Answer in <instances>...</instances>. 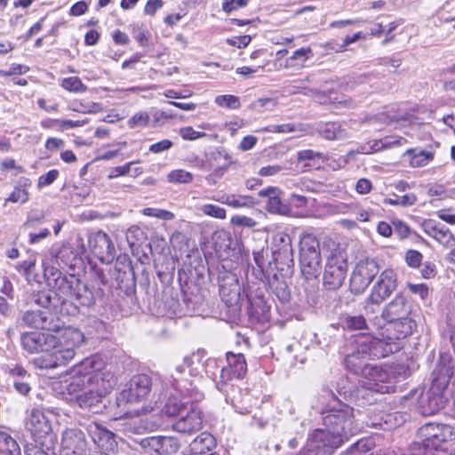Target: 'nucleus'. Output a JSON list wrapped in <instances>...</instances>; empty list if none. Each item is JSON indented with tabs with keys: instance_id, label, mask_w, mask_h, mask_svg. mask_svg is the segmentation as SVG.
<instances>
[{
	"instance_id": "c756f323",
	"label": "nucleus",
	"mask_w": 455,
	"mask_h": 455,
	"mask_svg": "<svg viewBox=\"0 0 455 455\" xmlns=\"http://www.w3.org/2000/svg\"><path fill=\"white\" fill-rule=\"evenodd\" d=\"M51 314L45 310L27 311L22 316V322L28 327L51 330Z\"/></svg>"
},
{
	"instance_id": "09e8293b",
	"label": "nucleus",
	"mask_w": 455,
	"mask_h": 455,
	"mask_svg": "<svg viewBox=\"0 0 455 455\" xmlns=\"http://www.w3.org/2000/svg\"><path fill=\"white\" fill-rule=\"evenodd\" d=\"M411 115L408 113H396V114H388V113H381L376 118L380 120L386 124H390L394 122L398 121H410Z\"/></svg>"
},
{
	"instance_id": "7ed1b4c3",
	"label": "nucleus",
	"mask_w": 455,
	"mask_h": 455,
	"mask_svg": "<svg viewBox=\"0 0 455 455\" xmlns=\"http://www.w3.org/2000/svg\"><path fill=\"white\" fill-rule=\"evenodd\" d=\"M217 368L215 359L204 360V355L201 353H194L186 356L183 363L175 368V371L172 374V386L182 395L198 400L203 395L197 393L196 382L199 381L203 372H205L210 378H213L215 375L213 370Z\"/></svg>"
},
{
	"instance_id": "20e7f679",
	"label": "nucleus",
	"mask_w": 455,
	"mask_h": 455,
	"mask_svg": "<svg viewBox=\"0 0 455 455\" xmlns=\"http://www.w3.org/2000/svg\"><path fill=\"white\" fill-rule=\"evenodd\" d=\"M84 333L73 327H65L52 333L50 350L46 356L38 357L35 364L41 369L56 368L69 363L76 349L84 343Z\"/></svg>"
},
{
	"instance_id": "a878e982",
	"label": "nucleus",
	"mask_w": 455,
	"mask_h": 455,
	"mask_svg": "<svg viewBox=\"0 0 455 455\" xmlns=\"http://www.w3.org/2000/svg\"><path fill=\"white\" fill-rule=\"evenodd\" d=\"M382 318L388 322L411 315V306L403 296H395L382 311Z\"/></svg>"
},
{
	"instance_id": "423d86ee",
	"label": "nucleus",
	"mask_w": 455,
	"mask_h": 455,
	"mask_svg": "<svg viewBox=\"0 0 455 455\" xmlns=\"http://www.w3.org/2000/svg\"><path fill=\"white\" fill-rule=\"evenodd\" d=\"M103 362L94 357L86 358L80 363L73 366L64 380L65 388L70 395H79L90 388L91 384H95L105 377Z\"/></svg>"
},
{
	"instance_id": "bb28decb",
	"label": "nucleus",
	"mask_w": 455,
	"mask_h": 455,
	"mask_svg": "<svg viewBox=\"0 0 455 455\" xmlns=\"http://www.w3.org/2000/svg\"><path fill=\"white\" fill-rule=\"evenodd\" d=\"M88 432L93 442L101 449L111 450L116 445L115 435L99 423L89 424Z\"/></svg>"
},
{
	"instance_id": "4d7b16f0",
	"label": "nucleus",
	"mask_w": 455,
	"mask_h": 455,
	"mask_svg": "<svg viewBox=\"0 0 455 455\" xmlns=\"http://www.w3.org/2000/svg\"><path fill=\"white\" fill-rule=\"evenodd\" d=\"M385 148L383 140H373L366 145L361 146L359 152L363 154H371L373 152L380 151Z\"/></svg>"
},
{
	"instance_id": "9d476101",
	"label": "nucleus",
	"mask_w": 455,
	"mask_h": 455,
	"mask_svg": "<svg viewBox=\"0 0 455 455\" xmlns=\"http://www.w3.org/2000/svg\"><path fill=\"white\" fill-rule=\"evenodd\" d=\"M300 266L307 278L316 276L321 268L319 242L312 234H305L300 239Z\"/></svg>"
},
{
	"instance_id": "f03ea898",
	"label": "nucleus",
	"mask_w": 455,
	"mask_h": 455,
	"mask_svg": "<svg viewBox=\"0 0 455 455\" xmlns=\"http://www.w3.org/2000/svg\"><path fill=\"white\" fill-rule=\"evenodd\" d=\"M324 392L331 396L322 411L324 428L310 433L305 445V451L313 455H331L360 431L354 408L339 400L331 391Z\"/></svg>"
},
{
	"instance_id": "dca6fc26",
	"label": "nucleus",
	"mask_w": 455,
	"mask_h": 455,
	"mask_svg": "<svg viewBox=\"0 0 455 455\" xmlns=\"http://www.w3.org/2000/svg\"><path fill=\"white\" fill-rule=\"evenodd\" d=\"M25 427L37 440L46 437L52 431L51 421L39 408H33L27 411Z\"/></svg>"
},
{
	"instance_id": "a18cd8bd",
	"label": "nucleus",
	"mask_w": 455,
	"mask_h": 455,
	"mask_svg": "<svg viewBox=\"0 0 455 455\" xmlns=\"http://www.w3.org/2000/svg\"><path fill=\"white\" fill-rule=\"evenodd\" d=\"M199 210L207 216L224 220L226 218V210L215 204H206L200 206Z\"/></svg>"
},
{
	"instance_id": "de8ad7c7",
	"label": "nucleus",
	"mask_w": 455,
	"mask_h": 455,
	"mask_svg": "<svg viewBox=\"0 0 455 455\" xmlns=\"http://www.w3.org/2000/svg\"><path fill=\"white\" fill-rule=\"evenodd\" d=\"M142 214L148 217H154L163 220H172L174 219V214L167 210L158 209V208H144L142 210Z\"/></svg>"
},
{
	"instance_id": "0eeeda50",
	"label": "nucleus",
	"mask_w": 455,
	"mask_h": 455,
	"mask_svg": "<svg viewBox=\"0 0 455 455\" xmlns=\"http://www.w3.org/2000/svg\"><path fill=\"white\" fill-rule=\"evenodd\" d=\"M151 381L145 374L134 376L126 388L116 396V405L125 415H139L148 411V408L139 405L149 395Z\"/></svg>"
},
{
	"instance_id": "f3484780",
	"label": "nucleus",
	"mask_w": 455,
	"mask_h": 455,
	"mask_svg": "<svg viewBox=\"0 0 455 455\" xmlns=\"http://www.w3.org/2000/svg\"><path fill=\"white\" fill-rule=\"evenodd\" d=\"M417 327L416 320L413 316L408 315L394 322H388L385 327L386 331H394V334H381L382 339H379L383 341L384 347L389 345V343L395 339H404L407 336L411 335Z\"/></svg>"
},
{
	"instance_id": "72a5a7b5",
	"label": "nucleus",
	"mask_w": 455,
	"mask_h": 455,
	"mask_svg": "<svg viewBox=\"0 0 455 455\" xmlns=\"http://www.w3.org/2000/svg\"><path fill=\"white\" fill-rule=\"evenodd\" d=\"M188 402L182 401L181 399L172 395L166 402L163 412L169 417H180L184 412L190 407Z\"/></svg>"
},
{
	"instance_id": "393cba45",
	"label": "nucleus",
	"mask_w": 455,
	"mask_h": 455,
	"mask_svg": "<svg viewBox=\"0 0 455 455\" xmlns=\"http://www.w3.org/2000/svg\"><path fill=\"white\" fill-rule=\"evenodd\" d=\"M423 227L426 234L433 237L439 243L447 248L455 246V237L445 225L428 220L424 223Z\"/></svg>"
},
{
	"instance_id": "b1692460",
	"label": "nucleus",
	"mask_w": 455,
	"mask_h": 455,
	"mask_svg": "<svg viewBox=\"0 0 455 455\" xmlns=\"http://www.w3.org/2000/svg\"><path fill=\"white\" fill-rule=\"evenodd\" d=\"M445 391L446 389L439 388L434 390V385L431 384L426 398L421 401L422 413L432 415L443 409L447 402Z\"/></svg>"
},
{
	"instance_id": "864d4df0",
	"label": "nucleus",
	"mask_w": 455,
	"mask_h": 455,
	"mask_svg": "<svg viewBox=\"0 0 455 455\" xmlns=\"http://www.w3.org/2000/svg\"><path fill=\"white\" fill-rule=\"evenodd\" d=\"M4 455H21V448L17 440L8 433Z\"/></svg>"
},
{
	"instance_id": "680f3d73",
	"label": "nucleus",
	"mask_w": 455,
	"mask_h": 455,
	"mask_svg": "<svg viewBox=\"0 0 455 455\" xmlns=\"http://www.w3.org/2000/svg\"><path fill=\"white\" fill-rule=\"evenodd\" d=\"M172 142L170 140H163L156 142L149 147V151L154 154H159L164 151L169 150L172 147Z\"/></svg>"
},
{
	"instance_id": "473e14b6",
	"label": "nucleus",
	"mask_w": 455,
	"mask_h": 455,
	"mask_svg": "<svg viewBox=\"0 0 455 455\" xmlns=\"http://www.w3.org/2000/svg\"><path fill=\"white\" fill-rule=\"evenodd\" d=\"M339 324L346 331H363L368 328L364 316L361 315L343 314Z\"/></svg>"
},
{
	"instance_id": "5701e85b",
	"label": "nucleus",
	"mask_w": 455,
	"mask_h": 455,
	"mask_svg": "<svg viewBox=\"0 0 455 455\" xmlns=\"http://www.w3.org/2000/svg\"><path fill=\"white\" fill-rule=\"evenodd\" d=\"M273 256L275 261L282 263L292 261L293 249L291 238L283 232H278L273 236Z\"/></svg>"
},
{
	"instance_id": "39448f33",
	"label": "nucleus",
	"mask_w": 455,
	"mask_h": 455,
	"mask_svg": "<svg viewBox=\"0 0 455 455\" xmlns=\"http://www.w3.org/2000/svg\"><path fill=\"white\" fill-rule=\"evenodd\" d=\"M420 441L411 446L410 454L399 455H437L436 451H443L444 444L455 440V427L442 423H427L418 430ZM386 455H398L394 452Z\"/></svg>"
},
{
	"instance_id": "e2e57ef3",
	"label": "nucleus",
	"mask_w": 455,
	"mask_h": 455,
	"mask_svg": "<svg viewBox=\"0 0 455 455\" xmlns=\"http://www.w3.org/2000/svg\"><path fill=\"white\" fill-rule=\"evenodd\" d=\"M56 123L59 124V129L60 131H65L68 129H73L76 127L84 126L86 122L84 120H56Z\"/></svg>"
},
{
	"instance_id": "4468645a",
	"label": "nucleus",
	"mask_w": 455,
	"mask_h": 455,
	"mask_svg": "<svg viewBox=\"0 0 455 455\" xmlns=\"http://www.w3.org/2000/svg\"><path fill=\"white\" fill-rule=\"evenodd\" d=\"M379 271V265L374 259H365L358 262L350 278L351 291L355 294L363 293Z\"/></svg>"
},
{
	"instance_id": "7c9ffc66",
	"label": "nucleus",
	"mask_w": 455,
	"mask_h": 455,
	"mask_svg": "<svg viewBox=\"0 0 455 455\" xmlns=\"http://www.w3.org/2000/svg\"><path fill=\"white\" fill-rule=\"evenodd\" d=\"M313 57V50L310 47H303L293 52L291 56L286 59L284 66L287 68H302Z\"/></svg>"
},
{
	"instance_id": "4c0bfd02",
	"label": "nucleus",
	"mask_w": 455,
	"mask_h": 455,
	"mask_svg": "<svg viewBox=\"0 0 455 455\" xmlns=\"http://www.w3.org/2000/svg\"><path fill=\"white\" fill-rule=\"evenodd\" d=\"M297 158L299 162H312V164H307L309 166H320L326 161L325 156L322 153L314 151L312 149L299 151L297 154Z\"/></svg>"
},
{
	"instance_id": "cd10ccee",
	"label": "nucleus",
	"mask_w": 455,
	"mask_h": 455,
	"mask_svg": "<svg viewBox=\"0 0 455 455\" xmlns=\"http://www.w3.org/2000/svg\"><path fill=\"white\" fill-rule=\"evenodd\" d=\"M215 447V439L209 433L204 432L196 436L188 446L187 455H206Z\"/></svg>"
},
{
	"instance_id": "c9c22d12",
	"label": "nucleus",
	"mask_w": 455,
	"mask_h": 455,
	"mask_svg": "<svg viewBox=\"0 0 455 455\" xmlns=\"http://www.w3.org/2000/svg\"><path fill=\"white\" fill-rule=\"evenodd\" d=\"M320 134L326 140H342L347 138V132L341 124L328 123L320 129Z\"/></svg>"
},
{
	"instance_id": "6e6552de",
	"label": "nucleus",
	"mask_w": 455,
	"mask_h": 455,
	"mask_svg": "<svg viewBox=\"0 0 455 455\" xmlns=\"http://www.w3.org/2000/svg\"><path fill=\"white\" fill-rule=\"evenodd\" d=\"M116 384V379L111 371H106L105 377L95 384H91L90 388L76 395V402L79 407L92 413H99L106 407L105 396L110 393Z\"/></svg>"
},
{
	"instance_id": "1a4fd4ad",
	"label": "nucleus",
	"mask_w": 455,
	"mask_h": 455,
	"mask_svg": "<svg viewBox=\"0 0 455 455\" xmlns=\"http://www.w3.org/2000/svg\"><path fill=\"white\" fill-rule=\"evenodd\" d=\"M56 285L60 290V300L62 304L70 302L77 308L79 307H90L94 303L92 291L86 284L76 280L75 283L68 282L61 274L55 278Z\"/></svg>"
},
{
	"instance_id": "69168bd1",
	"label": "nucleus",
	"mask_w": 455,
	"mask_h": 455,
	"mask_svg": "<svg viewBox=\"0 0 455 455\" xmlns=\"http://www.w3.org/2000/svg\"><path fill=\"white\" fill-rule=\"evenodd\" d=\"M408 288L410 291L414 294H418L422 299L427 297L428 295V287L425 283L413 284L409 283Z\"/></svg>"
},
{
	"instance_id": "4be33fe9",
	"label": "nucleus",
	"mask_w": 455,
	"mask_h": 455,
	"mask_svg": "<svg viewBox=\"0 0 455 455\" xmlns=\"http://www.w3.org/2000/svg\"><path fill=\"white\" fill-rule=\"evenodd\" d=\"M61 446L68 455H87L86 441L80 430H66L62 435Z\"/></svg>"
},
{
	"instance_id": "f257e3e1",
	"label": "nucleus",
	"mask_w": 455,
	"mask_h": 455,
	"mask_svg": "<svg viewBox=\"0 0 455 455\" xmlns=\"http://www.w3.org/2000/svg\"><path fill=\"white\" fill-rule=\"evenodd\" d=\"M390 350L384 347L383 341L371 334L360 333L350 341L346 348L347 367L355 374H361L359 386H355L348 378H342L337 384V392L345 398L355 401L358 405L371 403L373 393L387 394L394 390V382L386 370L377 365L364 363L367 358L384 357Z\"/></svg>"
},
{
	"instance_id": "3c124183",
	"label": "nucleus",
	"mask_w": 455,
	"mask_h": 455,
	"mask_svg": "<svg viewBox=\"0 0 455 455\" xmlns=\"http://www.w3.org/2000/svg\"><path fill=\"white\" fill-rule=\"evenodd\" d=\"M180 135L183 140H195L199 138L205 137L206 134L204 132L196 131L191 126L183 127L180 130Z\"/></svg>"
},
{
	"instance_id": "8fccbe9b",
	"label": "nucleus",
	"mask_w": 455,
	"mask_h": 455,
	"mask_svg": "<svg viewBox=\"0 0 455 455\" xmlns=\"http://www.w3.org/2000/svg\"><path fill=\"white\" fill-rule=\"evenodd\" d=\"M134 164H135V162L132 161V162L126 163L124 165L111 168L109 170L108 178L109 180H113V179L118 178L120 176H125V175L130 174L131 166H132Z\"/></svg>"
},
{
	"instance_id": "e433bc0d",
	"label": "nucleus",
	"mask_w": 455,
	"mask_h": 455,
	"mask_svg": "<svg viewBox=\"0 0 455 455\" xmlns=\"http://www.w3.org/2000/svg\"><path fill=\"white\" fill-rule=\"evenodd\" d=\"M406 155L410 156V165L411 167L426 166L434 159V153L427 150L409 149Z\"/></svg>"
},
{
	"instance_id": "bf43d9fd",
	"label": "nucleus",
	"mask_w": 455,
	"mask_h": 455,
	"mask_svg": "<svg viewBox=\"0 0 455 455\" xmlns=\"http://www.w3.org/2000/svg\"><path fill=\"white\" fill-rule=\"evenodd\" d=\"M251 38L250 36L244 35L240 36H235L232 38H228L226 42L231 46L242 49L246 47L251 43Z\"/></svg>"
},
{
	"instance_id": "c03bdc74",
	"label": "nucleus",
	"mask_w": 455,
	"mask_h": 455,
	"mask_svg": "<svg viewBox=\"0 0 455 455\" xmlns=\"http://www.w3.org/2000/svg\"><path fill=\"white\" fill-rule=\"evenodd\" d=\"M168 181L172 183H190L193 180V175L185 170H173L167 176Z\"/></svg>"
},
{
	"instance_id": "37998d69",
	"label": "nucleus",
	"mask_w": 455,
	"mask_h": 455,
	"mask_svg": "<svg viewBox=\"0 0 455 455\" xmlns=\"http://www.w3.org/2000/svg\"><path fill=\"white\" fill-rule=\"evenodd\" d=\"M373 446L371 440L361 439L357 443L351 445L347 450L348 455H363L371 451Z\"/></svg>"
},
{
	"instance_id": "6e6d98bb",
	"label": "nucleus",
	"mask_w": 455,
	"mask_h": 455,
	"mask_svg": "<svg viewBox=\"0 0 455 455\" xmlns=\"http://www.w3.org/2000/svg\"><path fill=\"white\" fill-rule=\"evenodd\" d=\"M58 176L59 172L57 170H51L47 173L41 175L38 179L37 188L40 189L52 184Z\"/></svg>"
},
{
	"instance_id": "49530a36",
	"label": "nucleus",
	"mask_w": 455,
	"mask_h": 455,
	"mask_svg": "<svg viewBox=\"0 0 455 455\" xmlns=\"http://www.w3.org/2000/svg\"><path fill=\"white\" fill-rule=\"evenodd\" d=\"M60 297V290L58 289V292L52 291H39L36 296V303L39 306L46 308L52 304V299L56 297Z\"/></svg>"
},
{
	"instance_id": "ddd939ff",
	"label": "nucleus",
	"mask_w": 455,
	"mask_h": 455,
	"mask_svg": "<svg viewBox=\"0 0 455 455\" xmlns=\"http://www.w3.org/2000/svg\"><path fill=\"white\" fill-rule=\"evenodd\" d=\"M227 364L220 370V380L216 386L220 391H225L224 387L233 379H241L247 373V363L243 354L228 352L226 354Z\"/></svg>"
},
{
	"instance_id": "412c9836",
	"label": "nucleus",
	"mask_w": 455,
	"mask_h": 455,
	"mask_svg": "<svg viewBox=\"0 0 455 455\" xmlns=\"http://www.w3.org/2000/svg\"><path fill=\"white\" fill-rule=\"evenodd\" d=\"M432 385L435 389H446L453 375L452 357L448 353L440 354L439 361L433 372Z\"/></svg>"
},
{
	"instance_id": "f8f14e48",
	"label": "nucleus",
	"mask_w": 455,
	"mask_h": 455,
	"mask_svg": "<svg viewBox=\"0 0 455 455\" xmlns=\"http://www.w3.org/2000/svg\"><path fill=\"white\" fill-rule=\"evenodd\" d=\"M396 288V274L393 269L387 268L383 270L373 282L367 301L371 304L380 305L392 295Z\"/></svg>"
},
{
	"instance_id": "0e129e2a",
	"label": "nucleus",
	"mask_w": 455,
	"mask_h": 455,
	"mask_svg": "<svg viewBox=\"0 0 455 455\" xmlns=\"http://www.w3.org/2000/svg\"><path fill=\"white\" fill-rule=\"evenodd\" d=\"M355 191L360 195L369 194L372 189V183L370 180L362 178L355 184Z\"/></svg>"
},
{
	"instance_id": "2f4dec72",
	"label": "nucleus",
	"mask_w": 455,
	"mask_h": 455,
	"mask_svg": "<svg viewBox=\"0 0 455 455\" xmlns=\"http://www.w3.org/2000/svg\"><path fill=\"white\" fill-rule=\"evenodd\" d=\"M31 180L28 178L21 177L18 180L17 186L6 199L8 202L25 204L29 199L28 189L31 187Z\"/></svg>"
},
{
	"instance_id": "58836bf2",
	"label": "nucleus",
	"mask_w": 455,
	"mask_h": 455,
	"mask_svg": "<svg viewBox=\"0 0 455 455\" xmlns=\"http://www.w3.org/2000/svg\"><path fill=\"white\" fill-rule=\"evenodd\" d=\"M417 196L413 193H408L403 196H396L395 195V198L387 197L383 199V203L385 204L394 205V206H403L409 207L412 206L417 203Z\"/></svg>"
},
{
	"instance_id": "a211bd4d",
	"label": "nucleus",
	"mask_w": 455,
	"mask_h": 455,
	"mask_svg": "<svg viewBox=\"0 0 455 455\" xmlns=\"http://www.w3.org/2000/svg\"><path fill=\"white\" fill-rule=\"evenodd\" d=\"M52 333L30 331L21 335V345L24 350L29 354L43 355L40 357L46 356L50 350V340Z\"/></svg>"
},
{
	"instance_id": "338daca9",
	"label": "nucleus",
	"mask_w": 455,
	"mask_h": 455,
	"mask_svg": "<svg viewBox=\"0 0 455 455\" xmlns=\"http://www.w3.org/2000/svg\"><path fill=\"white\" fill-rule=\"evenodd\" d=\"M427 195L429 196H437L443 198L446 196L445 188L441 184H431L427 189Z\"/></svg>"
},
{
	"instance_id": "9b49d317",
	"label": "nucleus",
	"mask_w": 455,
	"mask_h": 455,
	"mask_svg": "<svg viewBox=\"0 0 455 455\" xmlns=\"http://www.w3.org/2000/svg\"><path fill=\"white\" fill-rule=\"evenodd\" d=\"M347 263L341 251H333L327 259L323 273V285L328 290H337L346 278Z\"/></svg>"
},
{
	"instance_id": "c85d7f7f",
	"label": "nucleus",
	"mask_w": 455,
	"mask_h": 455,
	"mask_svg": "<svg viewBox=\"0 0 455 455\" xmlns=\"http://www.w3.org/2000/svg\"><path fill=\"white\" fill-rule=\"evenodd\" d=\"M260 196H267V210L272 213H278L286 215L290 212V208L287 204H283L278 196V190L275 188H268L259 191Z\"/></svg>"
},
{
	"instance_id": "aec40b11",
	"label": "nucleus",
	"mask_w": 455,
	"mask_h": 455,
	"mask_svg": "<svg viewBox=\"0 0 455 455\" xmlns=\"http://www.w3.org/2000/svg\"><path fill=\"white\" fill-rule=\"evenodd\" d=\"M141 445L157 455H172L176 453L180 448V443L174 436H150L141 441Z\"/></svg>"
},
{
	"instance_id": "6ab92c4d",
	"label": "nucleus",
	"mask_w": 455,
	"mask_h": 455,
	"mask_svg": "<svg viewBox=\"0 0 455 455\" xmlns=\"http://www.w3.org/2000/svg\"><path fill=\"white\" fill-rule=\"evenodd\" d=\"M203 427L202 413L193 405L172 424V429L184 435H193Z\"/></svg>"
},
{
	"instance_id": "774afa93",
	"label": "nucleus",
	"mask_w": 455,
	"mask_h": 455,
	"mask_svg": "<svg viewBox=\"0 0 455 455\" xmlns=\"http://www.w3.org/2000/svg\"><path fill=\"white\" fill-rule=\"evenodd\" d=\"M257 140L255 136H245L240 142L239 148L243 151L250 150L255 146Z\"/></svg>"
},
{
	"instance_id": "2eb2a0df",
	"label": "nucleus",
	"mask_w": 455,
	"mask_h": 455,
	"mask_svg": "<svg viewBox=\"0 0 455 455\" xmlns=\"http://www.w3.org/2000/svg\"><path fill=\"white\" fill-rule=\"evenodd\" d=\"M92 253L102 262H111L115 258V246L109 235L102 230L92 233L88 237Z\"/></svg>"
},
{
	"instance_id": "f704fd0d",
	"label": "nucleus",
	"mask_w": 455,
	"mask_h": 455,
	"mask_svg": "<svg viewBox=\"0 0 455 455\" xmlns=\"http://www.w3.org/2000/svg\"><path fill=\"white\" fill-rule=\"evenodd\" d=\"M214 200L232 208L251 207L253 204L252 197L241 195H222Z\"/></svg>"
},
{
	"instance_id": "603ef678",
	"label": "nucleus",
	"mask_w": 455,
	"mask_h": 455,
	"mask_svg": "<svg viewBox=\"0 0 455 455\" xmlns=\"http://www.w3.org/2000/svg\"><path fill=\"white\" fill-rule=\"evenodd\" d=\"M249 0H223L222 10L230 13L239 8L245 7L248 4Z\"/></svg>"
},
{
	"instance_id": "a19ab883",
	"label": "nucleus",
	"mask_w": 455,
	"mask_h": 455,
	"mask_svg": "<svg viewBox=\"0 0 455 455\" xmlns=\"http://www.w3.org/2000/svg\"><path fill=\"white\" fill-rule=\"evenodd\" d=\"M60 85L66 91L75 93L84 92L87 90V86L77 76L63 78Z\"/></svg>"
},
{
	"instance_id": "79ce46f5",
	"label": "nucleus",
	"mask_w": 455,
	"mask_h": 455,
	"mask_svg": "<svg viewBox=\"0 0 455 455\" xmlns=\"http://www.w3.org/2000/svg\"><path fill=\"white\" fill-rule=\"evenodd\" d=\"M214 101L219 107L228 109H237L241 106L239 98L231 94L219 95Z\"/></svg>"
},
{
	"instance_id": "052dcab7",
	"label": "nucleus",
	"mask_w": 455,
	"mask_h": 455,
	"mask_svg": "<svg viewBox=\"0 0 455 455\" xmlns=\"http://www.w3.org/2000/svg\"><path fill=\"white\" fill-rule=\"evenodd\" d=\"M264 131L269 132L287 133V132H296L297 128L293 124H283L271 125L267 128H265Z\"/></svg>"
},
{
	"instance_id": "5fc2aeb1",
	"label": "nucleus",
	"mask_w": 455,
	"mask_h": 455,
	"mask_svg": "<svg viewBox=\"0 0 455 455\" xmlns=\"http://www.w3.org/2000/svg\"><path fill=\"white\" fill-rule=\"evenodd\" d=\"M422 254L416 250H409L405 255V260L409 267H419L422 261Z\"/></svg>"
},
{
	"instance_id": "13d9d810",
	"label": "nucleus",
	"mask_w": 455,
	"mask_h": 455,
	"mask_svg": "<svg viewBox=\"0 0 455 455\" xmlns=\"http://www.w3.org/2000/svg\"><path fill=\"white\" fill-rule=\"evenodd\" d=\"M230 221L235 226L246 228H254L257 224L253 219L243 215H235Z\"/></svg>"
},
{
	"instance_id": "ea45409f",
	"label": "nucleus",
	"mask_w": 455,
	"mask_h": 455,
	"mask_svg": "<svg viewBox=\"0 0 455 455\" xmlns=\"http://www.w3.org/2000/svg\"><path fill=\"white\" fill-rule=\"evenodd\" d=\"M150 123V114L147 111H139L133 114L127 121L130 129L146 128Z\"/></svg>"
}]
</instances>
